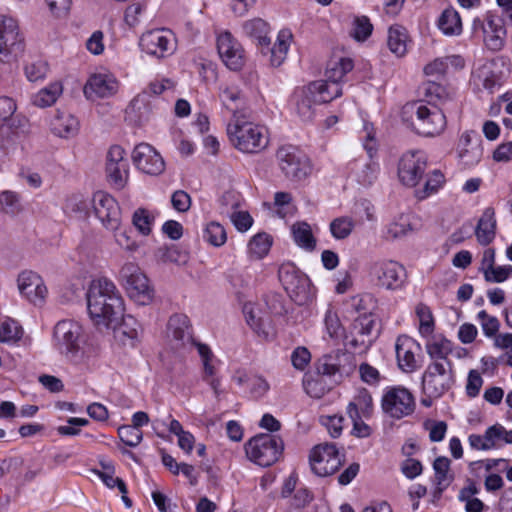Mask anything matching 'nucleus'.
Here are the masks:
<instances>
[{
  "mask_svg": "<svg viewBox=\"0 0 512 512\" xmlns=\"http://www.w3.org/2000/svg\"><path fill=\"white\" fill-rule=\"evenodd\" d=\"M87 308L97 325L108 328L119 322L124 313V301L114 282L106 277L91 281L87 294Z\"/></svg>",
  "mask_w": 512,
  "mask_h": 512,
  "instance_id": "obj_1",
  "label": "nucleus"
},
{
  "mask_svg": "<svg viewBox=\"0 0 512 512\" xmlns=\"http://www.w3.org/2000/svg\"><path fill=\"white\" fill-rule=\"evenodd\" d=\"M402 120L417 134L425 137L440 135L446 128V116L435 104L415 101L401 111Z\"/></svg>",
  "mask_w": 512,
  "mask_h": 512,
  "instance_id": "obj_2",
  "label": "nucleus"
},
{
  "mask_svg": "<svg viewBox=\"0 0 512 512\" xmlns=\"http://www.w3.org/2000/svg\"><path fill=\"white\" fill-rule=\"evenodd\" d=\"M227 135L233 147L243 153H259L269 144L268 130L235 114L227 124Z\"/></svg>",
  "mask_w": 512,
  "mask_h": 512,
  "instance_id": "obj_3",
  "label": "nucleus"
},
{
  "mask_svg": "<svg viewBox=\"0 0 512 512\" xmlns=\"http://www.w3.org/2000/svg\"><path fill=\"white\" fill-rule=\"evenodd\" d=\"M243 31L247 37L256 41V44L262 54L266 55L270 53V61L272 63L278 62V64H281L283 62L288 51L289 41L292 39L290 31L281 30L272 47L270 46L271 39L268 37L270 26L265 20L261 18H254L245 21L243 24Z\"/></svg>",
  "mask_w": 512,
  "mask_h": 512,
  "instance_id": "obj_4",
  "label": "nucleus"
},
{
  "mask_svg": "<svg viewBox=\"0 0 512 512\" xmlns=\"http://www.w3.org/2000/svg\"><path fill=\"white\" fill-rule=\"evenodd\" d=\"M340 96L336 86L330 90L320 81L310 82L308 85L298 87L294 90L291 102L299 118L308 122L315 116V106L332 101Z\"/></svg>",
  "mask_w": 512,
  "mask_h": 512,
  "instance_id": "obj_5",
  "label": "nucleus"
},
{
  "mask_svg": "<svg viewBox=\"0 0 512 512\" xmlns=\"http://www.w3.org/2000/svg\"><path fill=\"white\" fill-rule=\"evenodd\" d=\"M119 280L129 297L140 305H147L154 298V289L141 268L134 262H126L119 271Z\"/></svg>",
  "mask_w": 512,
  "mask_h": 512,
  "instance_id": "obj_6",
  "label": "nucleus"
},
{
  "mask_svg": "<svg viewBox=\"0 0 512 512\" xmlns=\"http://www.w3.org/2000/svg\"><path fill=\"white\" fill-rule=\"evenodd\" d=\"M284 448L280 437L271 434H259L246 444V454L250 460L262 467L274 464Z\"/></svg>",
  "mask_w": 512,
  "mask_h": 512,
  "instance_id": "obj_7",
  "label": "nucleus"
},
{
  "mask_svg": "<svg viewBox=\"0 0 512 512\" xmlns=\"http://www.w3.org/2000/svg\"><path fill=\"white\" fill-rule=\"evenodd\" d=\"M369 276L377 287L390 291L402 289L407 280L405 267L393 260L373 262L369 268Z\"/></svg>",
  "mask_w": 512,
  "mask_h": 512,
  "instance_id": "obj_8",
  "label": "nucleus"
},
{
  "mask_svg": "<svg viewBox=\"0 0 512 512\" xmlns=\"http://www.w3.org/2000/svg\"><path fill=\"white\" fill-rule=\"evenodd\" d=\"M381 408L387 416L399 420L414 412L416 402L412 392L406 387L391 386L384 390Z\"/></svg>",
  "mask_w": 512,
  "mask_h": 512,
  "instance_id": "obj_9",
  "label": "nucleus"
},
{
  "mask_svg": "<svg viewBox=\"0 0 512 512\" xmlns=\"http://www.w3.org/2000/svg\"><path fill=\"white\" fill-rule=\"evenodd\" d=\"M278 276L284 289L295 303L304 305L312 298L310 279L295 266L282 265Z\"/></svg>",
  "mask_w": 512,
  "mask_h": 512,
  "instance_id": "obj_10",
  "label": "nucleus"
},
{
  "mask_svg": "<svg viewBox=\"0 0 512 512\" xmlns=\"http://www.w3.org/2000/svg\"><path fill=\"white\" fill-rule=\"evenodd\" d=\"M57 349L69 359L78 356L83 343L82 326L73 320L59 321L54 328Z\"/></svg>",
  "mask_w": 512,
  "mask_h": 512,
  "instance_id": "obj_11",
  "label": "nucleus"
},
{
  "mask_svg": "<svg viewBox=\"0 0 512 512\" xmlns=\"http://www.w3.org/2000/svg\"><path fill=\"white\" fill-rule=\"evenodd\" d=\"M427 171V157L422 151H408L399 161L397 175L400 182L407 187H416Z\"/></svg>",
  "mask_w": 512,
  "mask_h": 512,
  "instance_id": "obj_12",
  "label": "nucleus"
},
{
  "mask_svg": "<svg viewBox=\"0 0 512 512\" xmlns=\"http://www.w3.org/2000/svg\"><path fill=\"white\" fill-rule=\"evenodd\" d=\"M280 169L291 180L300 181L311 173V164L306 155L293 146H282L276 154Z\"/></svg>",
  "mask_w": 512,
  "mask_h": 512,
  "instance_id": "obj_13",
  "label": "nucleus"
},
{
  "mask_svg": "<svg viewBox=\"0 0 512 512\" xmlns=\"http://www.w3.org/2000/svg\"><path fill=\"white\" fill-rule=\"evenodd\" d=\"M352 357L340 350L321 356L315 363L319 376L333 378L334 383H340L352 370Z\"/></svg>",
  "mask_w": 512,
  "mask_h": 512,
  "instance_id": "obj_14",
  "label": "nucleus"
},
{
  "mask_svg": "<svg viewBox=\"0 0 512 512\" xmlns=\"http://www.w3.org/2000/svg\"><path fill=\"white\" fill-rule=\"evenodd\" d=\"M105 174L109 184L117 190H122L128 183L129 163L125 150L121 146L113 145L109 148L106 155Z\"/></svg>",
  "mask_w": 512,
  "mask_h": 512,
  "instance_id": "obj_15",
  "label": "nucleus"
},
{
  "mask_svg": "<svg viewBox=\"0 0 512 512\" xmlns=\"http://www.w3.org/2000/svg\"><path fill=\"white\" fill-rule=\"evenodd\" d=\"M422 383L428 396L440 397L453 383L452 365L430 363L423 374Z\"/></svg>",
  "mask_w": 512,
  "mask_h": 512,
  "instance_id": "obj_16",
  "label": "nucleus"
},
{
  "mask_svg": "<svg viewBox=\"0 0 512 512\" xmlns=\"http://www.w3.org/2000/svg\"><path fill=\"white\" fill-rule=\"evenodd\" d=\"M313 473L320 477L334 474L341 465L340 455L334 444H320L315 446L309 456Z\"/></svg>",
  "mask_w": 512,
  "mask_h": 512,
  "instance_id": "obj_17",
  "label": "nucleus"
},
{
  "mask_svg": "<svg viewBox=\"0 0 512 512\" xmlns=\"http://www.w3.org/2000/svg\"><path fill=\"white\" fill-rule=\"evenodd\" d=\"M95 215L111 231H116L121 224V210L117 201L108 193L97 191L92 198Z\"/></svg>",
  "mask_w": 512,
  "mask_h": 512,
  "instance_id": "obj_18",
  "label": "nucleus"
},
{
  "mask_svg": "<svg viewBox=\"0 0 512 512\" xmlns=\"http://www.w3.org/2000/svg\"><path fill=\"white\" fill-rule=\"evenodd\" d=\"M23 51V38L19 34L16 20L0 16V57L1 62H10L9 55L15 57Z\"/></svg>",
  "mask_w": 512,
  "mask_h": 512,
  "instance_id": "obj_19",
  "label": "nucleus"
},
{
  "mask_svg": "<svg viewBox=\"0 0 512 512\" xmlns=\"http://www.w3.org/2000/svg\"><path fill=\"white\" fill-rule=\"evenodd\" d=\"M132 161L138 170L148 175H159L165 169L162 156L147 143L135 146L132 152Z\"/></svg>",
  "mask_w": 512,
  "mask_h": 512,
  "instance_id": "obj_20",
  "label": "nucleus"
},
{
  "mask_svg": "<svg viewBox=\"0 0 512 512\" xmlns=\"http://www.w3.org/2000/svg\"><path fill=\"white\" fill-rule=\"evenodd\" d=\"M375 324V319L371 314L364 313L357 317L351 326L348 345L355 350L366 351L374 341Z\"/></svg>",
  "mask_w": 512,
  "mask_h": 512,
  "instance_id": "obj_21",
  "label": "nucleus"
},
{
  "mask_svg": "<svg viewBox=\"0 0 512 512\" xmlns=\"http://www.w3.org/2000/svg\"><path fill=\"white\" fill-rule=\"evenodd\" d=\"M20 294L34 305L44 303L47 296V288L43 279L33 271H23L17 279Z\"/></svg>",
  "mask_w": 512,
  "mask_h": 512,
  "instance_id": "obj_22",
  "label": "nucleus"
},
{
  "mask_svg": "<svg viewBox=\"0 0 512 512\" xmlns=\"http://www.w3.org/2000/svg\"><path fill=\"white\" fill-rule=\"evenodd\" d=\"M141 49L147 54L163 59L174 53L176 47L163 30H151L144 33L139 41Z\"/></svg>",
  "mask_w": 512,
  "mask_h": 512,
  "instance_id": "obj_23",
  "label": "nucleus"
},
{
  "mask_svg": "<svg viewBox=\"0 0 512 512\" xmlns=\"http://www.w3.org/2000/svg\"><path fill=\"white\" fill-rule=\"evenodd\" d=\"M395 350L398 366L403 372L412 373L420 367L416 354L421 351V346L413 338L407 335L399 336Z\"/></svg>",
  "mask_w": 512,
  "mask_h": 512,
  "instance_id": "obj_24",
  "label": "nucleus"
},
{
  "mask_svg": "<svg viewBox=\"0 0 512 512\" xmlns=\"http://www.w3.org/2000/svg\"><path fill=\"white\" fill-rule=\"evenodd\" d=\"M119 89L116 77L109 73L93 74L84 86V95L87 99L108 98L114 96Z\"/></svg>",
  "mask_w": 512,
  "mask_h": 512,
  "instance_id": "obj_25",
  "label": "nucleus"
},
{
  "mask_svg": "<svg viewBox=\"0 0 512 512\" xmlns=\"http://www.w3.org/2000/svg\"><path fill=\"white\" fill-rule=\"evenodd\" d=\"M481 139L475 132H464L458 144V156L465 166H473L480 162L483 155Z\"/></svg>",
  "mask_w": 512,
  "mask_h": 512,
  "instance_id": "obj_26",
  "label": "nucleus"
},
{
  "mask_svg": "<svg viewBox=\"0 0 512 512\" xmlns=\"http://www.w3.org/2000/svg\"><path fill=\"white\" fill-rule=\"evenodd\" d=\"M121 323H114L110 326L113 329L114 338L123 345H133L141 332V325L131 315L120 318Z\"/></svg>",
  "mask_w": 512,
  "mask_h": 512,
  "instance_id": "obj_27",
  "label": "nucleus"
},
{
  "mask_svg": "<svg viewBox=\"0 0 512 512\" xmlns=\"http://www.w3.org/2000/svg\"><path fill=\"white\" fill-rule=\"evenodd\" d=\"M153 111L150 94L144 90L136 95L128 105L126 114L131 121L141 125L148 121Z\"/></svg>",
  "mask_w": 512,
  "mask_h": 512,
  "instance_id": "obj_28",
  "label": "nucleus"
},
{
  "mask_svg": "<svg viewBox=\"0 0 512 512\" xmlns=\"http://www.w3.org/2000/svg\"><path fill=\"white\" fill-rule=\"evenodd\" d=\"M217 49L224 64H228V62L234 64L244 57V49L229 31L218 36Z\"/></svg>",
  "mask_w": 512,
  "mask_h": 512,
  "instance_id": "obj_29",
  "label": "nucleus"
},
{
  "mask_svg": "<svg viewBox=\"0 0 512 512\" xmlns=\"http://www.w3.org/2000/svg\"><path fill=\"white\" fill-rule=\"evenodd\" d=\"M51 132L61 138H70L79 131V121L69 112L57 111L50 121Z\"/></svg>",
  "mask_w": 512,
  "mask_h": 512,
  "instance_id": "obj_30",
  "label": "nucleus"
},
{
  "mask_svg": "<svg viewBox=\"0 0 512 512\" xmlns=\"http://www.w3.org/2000/svg\"><path fill=\"white\" fill-rule=\"evenodd\" d=\"M509 75V69L506 72H497L491 70L489 66H479L473 71L472 78L475 84L482 85L484 89L492 92L496 86H501Z\"/></svg>",
  "mask_w": 512,
  "mask_h": 512,
  "instance_id": "obj_31",
  "label": "nucleus"
},
{
  "mask_svg": "<svg viewBox=\"0 0 512 512\" xmlns=\"http://www.w3.org/2000/svg\"><path fill=\"white\" fill-rule=\"evenodd\" d=\"M495 228L496 220L494 210L492 208H487L483 212L475 229V235L478 242L481 245L490 244L495 237Z\"/></svg>",
  "mask_w": 512,
  "mask_h": 512,
  "instance_id": "obj_32",
  "label": "nucleus"
},
{
  "mask_svg": "<svg viewBox=\"0 0 512 512\" xmlns=\"http://www.w3.org/2000/svg\"><path fill=\"white\" fill-rule=\"evenodd\" d=\"M373 411V400L372 396L367 389H360L357 395L354 397L347 406V413L350 418H356L363 416L368 418L371 416Z\"/></svg>",
  "mask_w": 512,
  "mask_h": 512,
  "instance_id": "obj_33",
  "label": "nucleus"
},
{
  "mask_svg": "<svg viewBox=\"0 0 512 512\" xmlns=\"http://www.w3.org/2000/svg\"><path fill=\"white\" fill-rule=\"evenodd\" d=\"M488 29H484V41L487 47L491 50H500L503 46L506 30L503 22L499 18L489 17L487 19Z\"/></svg>",
  "mask_w": 512,
  "mask_h": 512,
  "instance_id": "obj_34",
  "label": "nucleus"
},
{
  "mask_svg": "<svg viewBox=\"0 0 512 512\" xmlns=\"http://www.w3.org/2000/svg\"><path fill=\"white\" fill-rule=\"evenodd\" d=\"M63 93L61 81L51 82L48 86L40 89L32 96V104L39 108L50 107L56 103Z\"/></svg>",
  "mask_w": 512,
  "mask_h": 512,
  "instance_id": "obj_35",
  "label": "nucleus"
},
{
  "mask_svg": "<svg viewBox=\"0 0 512 512\" xmlns=\"http://www.w3.org/2000/svg\"><path fill=\"white\" fill-rule=\"evenodd\" d=\"M426 351L431 358V363L451 364L448 360L449 354L453 351L452 342L446 338H435L426 344Z\"/></svg>",
  "mask_w": 512,
  "mask_h": 512,
  "instance_id": "obj_36",
  "label": "nucleus"
},
{
  "mask_svg": "<svg viewBox=\"0 0 512 512\" xmlns=\"http://www.w3.org/2000/svg\"><path fill=\"white\" fill-rule=\"evenodd\" d=\"M168 335L184 343L191 339L190 321L184 314H174L168 321Z\"/></svg>",
  "mask_w": 512,
  "mask_h": 512,
  "instance_id": "obj_37",
  "label": "nucleus"
},
{
  "mask_svg": "<svg viewBox=\"0 0 512 512\" xmlns=\"http://www.w3.org/2000/svg\"><path fill=\"white\" fill-rule=\"evenodd\" d=\"M294 242L300 248L313 251L316 247V238L313 236L311 227L306 222H296L291 227Z\"/></svg>",
  "mask_w": 512,
  "mask_h": 512,
  "instance_id": "obj_38",
  "label": "nucleus"
},
{
  "mask_svg": "<svg viewBox=\"0 0 512 512\" xmlns=\"http://www.w3.org/2000/svg\"><path fill=\"white\" fill-rule=\"evenodd\" d=\"M439 29L446 35H458L462 31L459 13L453 8L445 9L438 20Z\"/></svg>",
  "mask_w": 512,
  "mask_h": 512,
  "instance_id": "obj_39",
  "label": "nucleus"
},
{
  "mask_svg": "<svg viewBox=\"0 0 512 512\" xmlns=\"http://www.w3.org/2000/svg\"><path fill=\"white\" fill-rule=\"evenodd\" d=\"M407 34L401 26H392L388 31L387 44L392 53L397 57H402L407 52Z\"/></svg>",
  "mask_w": 512,
  "mask_h": 512,
  "instance_id": "obj_40",
  "label": "nucleus"
},
{
  "mask_svg": "<svg viewBox=\"0 0 512 512\" xmlns=\"http://www.w3.org/2000/svg\"><path fill=\"white\" fill-rule=\"evenodd\" d=\"M272 238L266 233H258L248 243V253L253 259H262L270 251Z\"/></svg>",
  "mask_w": 512,
  "mask_h": 512,
  "instance_id": "obj_41",
  "label": "nucleus"
},
{
  "mask_svg": "<svg viewBox=\"0 0 512 512\" xmlns=\"http://www.w3.org/2000/svg\"><path fill=\"white\" fill-rule=\"evenodd\" d=\"M451 461L444 456L437 457L433 463L436 485L447 488L453 481V474L450 473Z\"/></svg>",
  "mask_w": 512,
  "mask_h": 512,
  "instance_id": "obj_42",
  "label": "nucleus"
},
{
  "mask_svg": "<svg viewBox=\"0 0 512 512\" xmlns=\"http://www.w3.org/2000/svg\"><path fill=\"white\" fill-rule=\"evenodd\" d=\"M425 182L422 189L416 190L415 195L418 199H425L431 194L437 192L445 181L444 175L439 170H433L424 177Z\"/></svg>",
  "mask_w": 512,
  "mask_h": 512,
  "instance_id": "obj_43",
  "label": "nucleus"
},
{
  "mask_svg": "<svg viewBox=\"0 0 512 512\" xmlns=\"http://www.w3.org/2000/svg\"><path fill=\"white\" fill-rule=\"evenodd\" d=\"M352 66H332L327 67L324 76L325 79L319 80L322 84L326 85L330 90L333 86H336L340 91V95L342 94V89L340 86V82L344 78V76L351 70Z\"/></svg>",
  "mask_w": 512,
  "mask_h": 512,
  "instance_id": "obj_44",
  "label": "nucleus"
},
{
  "mask_svg": "<svg viewBox=\"0 0 512 512\" xmlns=\"http://www.w3.org/2000/svg\"><path fill=\"white\" fill-rule=\"evenodd\" d=\"M198 354L201 357L203 365V380L208 381L209 378L215 377L216 368L213 365L214 354L206 344L195 342Z\"/></svg>",
  "mask_w": 512,
  "mask_h": 512,
  "instance_id": "obj_45",
  "label": "nucleus"
},
{
  "mask_svg": "<svg viewBox=\"0 0 512 512\" xmlns=\"http://www.w3.org/2000/svg\"><path fill=\"white\" fill-rule=\"evenodd\" d=\"M496 429L491 426L485 431L484 435L471 434L468 437L469 445L476 450H490L496 446Z\"/></svg>",
  "mask_w": 512,
  "mask_h": 512,
  "instance_id": "obj_46",
  "label": "nucleus"
},
{
  "mask_svg": "<svg viewBox=\"0 0 512 512\" xmlns=\"http://www.w3.org/2000/svg\"><path fill=\"white\" fill-rule=\"evenodd\" d=\"M355 227V221L348 216L335 218L330 223V232L335 239L347 238Z\"/></svg>",
  "mask_w": 512,
  "mask_h": 512,
  "instance_id": "obj_47",
  "label": "nucleus"
},
{
  "mask_svg": "<svg viewBox=\"0 0 512 512\" xmlns=\"http://www.w3.org/2000/svg\"><path fill=\"white\" fill-rule=\"evenodd\" d=\"M205 241L215 247H220L227 241L225 228L218 222H210L207 224L204 235Z\"/></svg>",
  "mask_w": 512,
  "mask_h": 512,
  "instance_id": "obj_48",
  "label": "nucleus"
},
{
  "mask_svg": "<svg viewBox=\"0 0 512 512\" xmlns=\"http://www.w3.org/2000/svg\"><path fill=\"white\" fill-rule=\"evenodd\" d=\"M416 315L420 323V334L423 336L430 335L434 329V319L430 308L423 303H419L416 306Z\"/></svg>",
  "mask_w": 512,
  "mask_h": 512,
  "instance_id": "obj_49",
  "label": "nucleus"
},
{
  "mask_svg": "<svg viewBox=\"0 0 512 512\" xmlns=\"http://www.w3.org/2000/svg\"><path fill=\"white\" fill-rule=\"evenodd\" d=\"M22 336V328L12 319H7L0 326V342L15 343Z\"/></svg>",
  "mask_w": 512,
  "mask_h": 512,
  "instance_id": "obj_50",
  "label": "nucleus"
},
{
  "mask_svg": "<svg viewBox=\"0 0 512 512\" xmlns=\"http://www.w3.org/2000/svg\"><path fill=\"white\" fill-rule=\"evenodd\" d=\"M324 324L330 338L338 339L343 336L344 328L337 313L330 306L326 310Z\"/></svg>",
  "mask_w": 512,
  "mask_h": 512,
  "instance_id": "obj_51",
  "label": "nucleus"
},
{
  "mask_svg": "<svg viewBox=\"0 0 512 512\" xmlns=\"http://www.w3.org/2000/svg\"><path fill=\"white\" fill-rule=\"evenodd\" d=\"M220 99L223 106L232 112V116L239 114L238 110L242 104L241 93L235 88H225L220 93Z\"/></svg>",
  "mask_w": 512,
  "mask_h": 512,
  "instance_id": "obj_52",
  "label": "nucleus"
},
{
  "mask_svg": "<svg viewBox=\"0 0 512 512\" xmlns=\"http://www.w3.org/2000/svg\"><path fill=\"white\" fill-rule=\"evenodd\" d=\"M244 313L246 317V321L248 325L259 335L263 337H268L267 325L266 322L257 316L256 309L251 305L244 306Z\"/></svg>",
  "mask_w": 512,
  "mask_h": 512,
  "instance_id": "obj_53",
  "label": "nucleus"
},
{
  "mask_svg": "<svg viewBox=\"0 0 512 512\" xmlns=\"http://www.w3.org/2000/svg\"><path fill=\"white\" fill-rule=\"evenodd\" d=\"M372 31L373 25L367 16H358L354 19L351 35L355 40L365 41L372 34Z\"/></svg>",
  "mask_w": 512,
  "mask_h": 512,
  "instance_id": "obj_54",
  "label": "nucleus"
},
{
  "mask_svg": "<svg viewBox=\"0 0 512 512\" xmlns=\"http://www.w3.org/2000/svg\"><path fill=\"white\" fill-rule=\"evenodd\" d=\"M303 386L306 393L310 397L316 399L323 397L331 389L330 386L323 383V380L319 375L317 378L305 377L303 380Z\"/></svg>",
  "mask_w": 512,
  "mask_h": 512,
  "instance_id": "obj_55",
  "label": "nucleus"
},
{
  "mask_svg": "<svg viewBox=\"0 0 512 512\" xmlns=\"http://www.w3.org/2000/svg\"><path fill=\"white\" fill-rule=\"evenodd\" d=\"M118 435L121 441L130 447L138 446L143 439L142 431L132 425H123L119 427Z\"/></svg>",
  "mask_w": 512,
  "mask_h": 512,
  "instance_id": "obj_56",
  "label": "nucleus"
},
{
  "mask_svg": "<svg viewBox=\"0 0 512 512\" xmlns=\"http://www.w3.org/2000/svg\"><path fill=\"white\" fill-rule=\"evenodd\" d=\"M152 222L153 218L145 209H137L133 214L132 223L142 235L150 234Z\"/></svg>",
  "mask_w": 512,
  "mask_h": 512,
  "instance_id": "obj_57",
  "label": "nucleus"
},
{
  "mask_svg": "<svg viewBox=\"0 0 512 512\" xmlns=\"http://www.w3.org/2000/svg\"><path fill=\"white\" fill-rule=\"evenodd\" d=\"M423 89L425 96L429 99V102L433 100L443 101L449 96L446 88L434 80H428L424 84Z\"/></svg>",
  "mask_w": 512,
  "mask_h": 512,
  "instance_id": "obj_58",
  "label": "nucleus"
},
{
  "mask_svg": "<svg viewBox=\"0 0 512 512\" xmlns=\"http://www.w3.org/2000/svg\"><path fill=\"white\" fill-rule=\"evenodd\" d=\"M0 205L4 213L15 215L20 211L18 196L10 191H4L0 195Z\"/></svg>",
  "mask_w": 512,
  "mask_h": 512,
  "instance_id": "obj_59",
  "label": "nucleus"
},
{
  "mask_svg": "<svg viewBox=\"0 0 512 512\" xmlns=\"http://www.w3.org/2000/svg\"><path fill=\"white\" fill-rule=\"evenodd\" d=\"M478 318L481 321V327L487 337H493L497 334L500 323L494 316H489L485 310L478 313Z\"/></svg>",
  "mask_w": 512,
  "mask_h": 512,
  "instance_id": "obj_60",
  "label": "nucleus"
},
{
  "mask_svg": "<svg viewBox=\"0 0 512 512\" xmlns=\"http://www.w3.org/2000/svg\"><path fill=\"white\" fill-rule=\"evenodd\" d=\"M68 425L57 427L58 434L62 436H75L78 435L80 429L78 427L88 425L89 421L85 418L71 417L68 419Z\"/></svg>",
  "mask_w": 512,
  "mask_h": 512,
  "instance_id": "obj_61",
  "label": "nucleus"
},
{
  "mask_svg": "<svg viewBox=\"0 0 512 512\" xmlns=\"http://www.w3.org/2000/svg\"><path fill=\"white\" fill-rule=\"evenodd\" d=\"M311 361V354L306 347L299 346L291 354V362L295 369L303 371Z\"/></svg>",
  "mask_w": 512,
  "mask_h": 512,
  "instance_id": "obj_62",
  "label": "nucleus"
},
{
  "mask_svg": "<svg viewBox=\"0 0 512 512\" xmlns=\"http://www.w3.org/2000/svg\"><path fill=\"white\" fill-rule=\"evenodd\" d=\"M411 231L408 222H393L387 226L385 237L388 240H395L406 236Z\"/></svg>",
  "mask_w": 512,
  "mask_h": 512,
  "instance_id": "obj_63",
  "label": "nucleus"
},
{
  "mask_svg": "<svg viewBox=\"0 0 512 512\" xmlns=\"http://www.w3.org/2000/svg\"><path fill=\"white\" fill-rule=\"evenodd\" d=\"M512 273V266H498L493 267L488 273H485L484 279L490 283H501L504 282Z\"/></svg>",
  "mask_w": 512,
  "mask_h": 512,
  "instance_id": "obj_64",
  "label": "nucleus"
}]
</instances>
